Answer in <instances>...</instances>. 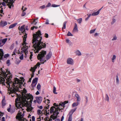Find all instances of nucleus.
<instances>
[{
    "label": "nucleus",
    "mask_w": 121,
    "mask_h": 121,
    "mask_svg": "<svg viewBox=\"0 0 121 121\" xmlns=\"http://www.w3.org/2000/svg\"><path fill=\"white\" fill-rule=\"evenodd\" d=\"M20 84L16 85L15 86V88H13L12 90L13 93L16 94L17 95V98L15 99V106L17 108H22V110L24 109L22 107H26L27 111L28 112H30L33 109L32 107L31 106V103L33 100V96L30 94H27L24 95L22 94V96L21 95H18L17 94L16 92H20L19 90V88H21V85Z\"/></svg>",
    "instance_id": "nucleus-1"
},
{
    "label": "nucleus",
    "mask_w": 121,
    "mask_h": 121,
    "mask_svg": "<svg viewBox=\"0 0 121 121\" xmlns=\"http://www.w3.org/2000/svg\"><path fill=\"white\" fill-rule=\"evenodd\" d=\"M36 34L33 35V39L32 43L33 44V47L35 49L34 52L35 53H38L39 51L43 48L46 47V45L41 42L42 39L40 31L39 30L36 32Z\"/></svg>",
    "instance_id": "nucleus-2"
},
{
    "label": "nucleus",
    "mask_w": 121,
    "mask_h": 121,
    "mask_svg": "<svg viewBox=\"0 0 121 121\" xmlns=\"http://www.w3.org/2000/svg\"><path fill=\"white\" fill-rule=\"evenodd\" d=\"M65 104L63 103L62 104L60 103L59 105V107L56 108L55 107H52L50 109V112L51 114L53 113V115H51L50 117V118L52 119L53 120L57 117L58 115L59 114L58 112L60 111V110L63 109L65 107Z\"/></svg>",
    "instance_id": "nucleus-3"
},
{
    "label": "nucleus",
    "mask_w": 121,
    "mask_h": 121,
    "mask_svg": "<svg viewBox=\"0 0 121 121\" xmlns=\"http://www.w3.org/2000/svg\"><path fill=\"white\" fill-rule=\"evenodd\" d=\"M12 77V75H10L8 76H7V78H5V79H6V82L4 83L5 84L4 85H5V83H6V84H7L6 87L8 88V90L10 91V92H9V94H10L13 93V91H12V90L13 88H15V87L14 85L13 84V81H11V80Z\"/></svg>",
    "instance_id": "nucleus-4"
},
{
    "label": "nucleus",
    "mask_w": 121,
    "mask_h": 121,
    "mask_svg": "<svg viewBox=\"0 0 121 121\" xmlns=\"http://www.w3.org/2000/svg\"><path fill=\"white\" fill-rule=\"evenodd\" d=\"M1 74L0 75V84H2L3 85H5V84L4 83L5 82V78H7V76H8L9 73L10 74V72L9 71L7 70V72H8L7 74L3 70L2 68L0 69Z\"/></svg>",
    "instance_id": "nucleus-5"
},
{
    "label": "nucleus",
    "mask_w": 121,
    "mask_h": 121,
    "mask_svg": "<svg viewBox=\"0 0 121 121\" xmlns=\"http://www.w3.org/2000/svg\"><path fill=\"white\" fill-rule=\"evenodd\" d=\"M24 33L25 34L24 35V37L23 38V43L22 44V45L23 46V47H22V50L23 49L22 51L24 52L25 53V54L26 55V54L27 53V50L28 49L29 47L26 45V44H27L26 42V39L27 38V34H26L25 32H24Z\"/></svg>",
    "instance_id": "nucleus-6"
},
{
    "label": "nucleus",
    "mask_w": 121,
    "mask_h": 121,
    "mask_svg": "<svg viewBox=\"0 0 121 121\" xmlns=\"http://www.w3.org/2000/svg\"><path fill=\"white\" fill-rule=\"evenodd\" d=\"M46 52L44 50H42V51L38 54L37 57L38 60H40V63L41 64H43L45 62H46V60H43L42 59L43 58L46 54Z\"/></svg>",
    "instance_id": "nucleus-7"
},
{
    "label": "nucleus",
    "mask_w": 121,
    "mask_h": 121,
    "mask_svg": "<svg viewBox=\"0 0 121 121\" xmlns=\"http://www.w3.org/2000/svg\"><path fill=\"white\" fill-rule=\"evenodd\" d=\"M13 84L15 86V87L16 86V85H19L20 84L21 85H22L23 83L22 82V81L21 80H19V79H17V78H14L13 82Z\"/></svg>",
    "instance_id": "nucleus-8"
},
{
    "label": "nucleus",
    "mask_w": 121,
    "mask_h": 121,
    "mask_svg": "<svg viewBox=\"0 0 121 121\" xmlns=\"http://www.w3.org/2000/svg\"><path fill=\"white\" fill-rule=\"evenodd\" d=\"M15 0H9L10 2H9L8 3H7V5H8L9 8H11V6H13V3L14 2V1ZM9 0H8V1Z\"/></svg>",
    "instance_id": "nucleus-9"
},
{
    "label": "nucleus",
    "mask_w": 121,
    "mask_h": 121,
    "mask_svg": "<svg viewBox=\"0 0 121 121\" xmlns=\"http://www.w3.org/2000/svg\"><path fill=\"white\" fill-rule=\"evenodd\" d=\"M67 62L68 64L73 65V61L72 59L69 58L67 59Z\"/></svg>",
    "instance_id": "nucleus-10"
},
{
    "label": "nucleus",
    "mask_w": 121,
    "mask_h": 121,
    "mask_svg": "<svg viewBox=\"0 0 121 121\" xmlns=\"http://www.w3.org/2000/svg\"><path fill=\"white\" fill-rule=\"evenodd\" d=\"M52 56V53L51 52H50L46 56V58L47 60H48Z\"/></svg>",
    "instance_id": "nucleus-11"
},
{
    "label": "nucleus",
    "mask_w": 121,
    "mask_h": 121,
    "mask_svg": "<svg viewBox=\"0 0 121 121\" xmlns=\"http://www.w3.org/2000/svg\"><path fill=\"white\" fill-rule=\"evenodd\" d=\"M7 40V38H5L4 39L1 40L0 41V44L2 45H4L6 42Z\"/></svg>",
    "instance_id": "nucleus-12"
},
{
    "label": "nucleus",
    "mask_w": 121,
    "mask_h": 121,
    "mask_svg": "<svg viewBox=\"0 0 121 121\" xmlns=\"http://www.w3.org/2000/svg\"><path fill=\"white\" fill-rule=\"evenodd\" d=\"M78 31V29L76 23H75V26L73 30V32H77Z\"/></svg>",
    "instance_id": "nucleus-13"
},
{
    "label": "nucleus",
    "mask_w": 121,
    "mask_h": 121,
    "mask_svg": "<svg viewBox=\"0 0 121 121\" xmlns=\"http://www.w3.org/2000/svg\"><path fill=\"white\" fill-rule=\"evenodd\" d=\"M36 98L37 100V103L39 104L42 101V97H36Z\"/></svg>",
    "instance_id": "nucleus-14"
},
{
    "label": "nucleus",
    "mask_w": 121,
    "mask_h": 121,
    "mask_svg": "<svg viewBox=\"0 0 121 121\" xmlns=\"http://www.w3.org/2000/svg\"><path fill=\"white\" fill-rule=\"evenodd\" d=\"M103 8L102 7L101 9L95 12H94L91 15L92 16H95L98 15L99 14V11L101 9Z\"/></svg>",
    "instance_id": "nucleus-15"
},
{
    "label": "nucleus",
    "mask_w": 121,
    "mask_h": 121,
    "mask_svg": "<svg viewBox=\"0 0 121 121\" xmlns=\"http://www.w3.org/2000/svg\"><path fill=\"white\" fill-rule=\"evenodd\" d=\"M7 24V22L5 21H2L0 23V26L2 27H4Z\"/></svg>",
    "instance_id": "nucleus-16"
},
{
    "label": "nucleus",
    "mask_w": 121,
    "mask_h": 121,
    "mask_svg": "<svg viewBox=\"0 0 121 121\" xmlns=\"http://www.w3.org/2000/svg\"><path fill=\"white\" fill-rule=\"evenodd\" d=\"M38 80V78H35L32 81V83L33 84H34L36 82V83L35 84V85H34V86H33V87H35V86L36 85V84Z\"/></svg>",
    "instance_id": "nucleus-17"
},
{
    "label": "nucleus",
    "mask_w": 121,
    "mask_h": 121,
    "mask_svg": "<svg viewBox=\"0 0 121 121\" xmlns=\"http://www.w3.org/2000/svg\"><path fill=\"white\" fill-rule=\"evenodd\" d=\"M77 108H75L74 109L72 110L69 113V114L70 115L69 116H71L72 117V115L73 112H74L76 110Z\"/></svg>",
    "instance_id": "nucleus-18"
},
{
    "label": "nucleus",
    "mask_w": 121,
    "mask_h": 121,
    "mask_svg": "<svg viewBox=\"0 0 121 121\" xmlns=\"http://www.w3.org/2000/svg\"><path fill=\"white\" fill-rule=\"evenodd\" d=\"M30 70L31 71H32V74H31V78H32V77H34V72L35 71V69H33V68H32V67H31V69Z\"/></svg>",
    "instance_id": "nucleus-19"
},
{
    "label": "nucleus",
    "mask_w": 121,
    "mask_h": 121,
    "mask_svg": "<svg viewBox=\"0 0 121 121\" xmlns=\"http://www.w3.org/2000/svg\"><path fill=\"white\" fill-rule=\"evenodd\" d=\"M75 96L76 98L77 102H79L80 101V97L79 95L78 94H75Z\"/></svg>",
    "instance_id": "nucleus-20"
},
{
    "label": "nucleus",
    "mask_w": 121,
    "mask_h": 121,
    "mask_svg": "<svg viewBox=\"0 0 121 121\" xmlns=\"http://www.w3.org/2000/svg\"><path fill=\"white\" fill-rule=\"evenodd\" d=\"M24 26H22L20 29V30L22 32V33H23V34H24V32L25 31V28L24 27Z\"/></svg>",
    "instance_id": "nucleus-21"
},
{
    "label": "nucleus",
    "mask_w": 121,
    "mask_h": 121,
    "mask_svg": "<svg viewBox=\"0 0 121 121\" xmlns=\"http://www.w3.org/2000/svg\"><path fill=\"white\" fill-rule=\"evenodd\" d=\"M116 56L115 55H112V57L111 58V61L112 62L114 63L115 60L116 59Z\"/></svg>",
    "instance_id": "nucleus-22"
},
{
    "label": "nucleus",
    "mask_w": 121,
    "mask_h": 121,
    "mask_svg": "<svg viewBox=\"0 0 121 121\" xmlns=\"http://www.w3.org/2000/svg\"><path fill=\"white\" fill-rule=\"evenodd\" d=\"M75 53L78 56H81V54L80 52L78 50H77L75 52Z\"/></svg>",
    "instance_id": "nucleus-23"
},
{
    "label": "nucleus",
    "mask_w": 121,
    "mask_h": 121,
    "mask_svg": "<svg viewBox=\"0 0 121 121\" xmlns=\"http://www.w3.org/2000/svg\"><path fill=\"white\" fill-rule=\"evenodd\" d=\"M79 104V102H75L73 103L72 105V107H74L77 106Z\"/></svg>",
    "instance_id": "nucleus-24"
},
{
    "label": "nucleus",
    "mask_w": 121,
    "mask_h": 121,
    "mask_svg": "<svg viewBox=\"0 0 121 121\" xmlns=\"http://www.w3.org/2000/svg\"><path fill=\"white\" fill-rule=\"evenodd\" d=\"M17 24V23H15L14 24L11 25L9 26V29L15 27Z\"/></svg>",
    "instance_id": "nucleus-25"
},
{
    "label": "nucleus",
    "mask_w": 121,
    "mask_h": 121,
    "mask_svg": "<svg viewBox=\"0 0 121 121\" xmlns=\"http://www.w3.org/2000/svg\"><path fill=\"white\" fill-rule=\"evenodd\" d=\"M105 100L107 102H108L109 101V97L107 94H106L105 95Z\"/></svg>",
    "instance_id": "nucleus-26"
},
{
    "label": "nucleus",
    "mask_w": 121,
    "mask_h": 121,
    "mask_svg": "<svg viewBox=\"0 0 121 121\" xmlns=\"http://www.w3.org/2000/svg\"><path fill=\"white\" fill-rule=\"evenodd\" d=\"M56 88L55 86H54L53 87V92L54 94H57V92H56Z\"/></svg>",
    "instance_id": "nucleus-27"
},
{
    "label": "nucleus",
    "mask_w": 121,
    "mask_h": 121,
    "mask_svg": "<svg viewBox=\"0 0 121 121\" xmlns=\"http://www.w3.org/2000/svg\"><path fill=\"white\" fill-rule=\"evenodd\" d=\"M6 104H5V101L4 99H3L2 101V106H4Z\"/></svg>",
    "instance_id": "nucleus-28"
},
{
    "label": "nucleus",
    "mask_w": 121,
    "mask_h": 121,
    "mask_svg": "<svg viewBox=\"0 0 121 121\" xmlns=\"http://www.w3.org/2000/svg\"><path fill=\"white\" fill-rule=\"evenodd\" d=\"M116 20L115 19H113L112 20V21L111 22V24L112 25L114 23L116 22Z\"/></svg>",
    "instance_id": "nucleus-29"
},
{
    "label": "nucleus",
    "mask_w": 121,
    "mask_h": 121,
    "mask_svg": "<svg viewBox=\"0 0 121 121\" xmlns=\"http://www.w3.org/2000/svg\"><path fill=\"white\" fill-rule=\"evenodd\" d=\"M113 38L112 39V40L113 41L114 40H116L117 39V37L116 35H115L113 36Z\"/></svg>",
    "instance_id": "nucleus-30"
},
{
    "label": "nucleus",
    "mask_w": 121,
    "mask_h": 121,
    "mask_svg": "<svg viewBox=\"0 0 121 121\" xmlns=\"http://www.w3.org/2000/svg\"><path fill=\"white\" fill-rule=\"evenodd\" d=\"M20 111H19V113H18L17 114V116L16 117H22V113L21 112H20Z\"/></svg>",
    "instance_id": "nucleus-31"
},
{
    "label": "nucleus",
    "mask_w": 121,
    "mask_h": 121,
    "mask_svg": "<svg viewBox=\"0 0 121 121\" xmlns=\"http://www.w3.org/2000/svg\"><path fill=\"white\" fill-rule=\"evenodd\" d=\"M67 22L66 21L65 22L63 23V27H62V29H65L66 28V25Z\"/></svg>",
    "instance_id": "nucleus-32"
},
{
    "label": "nucleus",
    "mask_w": 121,
    "mask_h": 121,
    "mask_svg": "<svg viewBox=\"0 0 121 121\" xmlns=\"http://www.w3.org/2000/svg\"><path fill=\"white\" fill-rule=\"evenodd\" d=\"M41 87V85L39 83H38L37 87V89L39 90L40 89Z\"/></svg>",
    "instance_id": "nucleus-33"
},
{
    "label": "nucleus",
    "mask_w": 121,
    "mask_h": 121,
    "mask_svg": "<svg viewBox=\"0 0 121 121\" xmlns=\"http://www.w3.org/2000/svg\"><path fill=\"white\" fill-rule=\"evenodd\" d=\"M22 117H16V119H18L20 121H22L23 119H22Z\"/></svg>",
    "instance_id": "nucleus-34"
},
{
    "label": "nucleus",
    "mask_w": 121,
    "mask_h": 121,
    "mask_svg": "<svg viewBox=\"0 0 121 121\" xmlns=\"http://www.w3.org/2000/svg\"><path fill=\"white\" fill-rule=\"evenodd\" d=\"M116 83L117 84H118L119 83V80L118 76H116Z\"/></svg>",
    "instance_id": "nucleus-35"
},
{
    "label": "nucleus",
    "mask_w": 121,
    "mask_h": 121,
    "mask_svg": "<svg viewBox=\"0 0 121 121\" xmlns=\"http://www.w3.org/2000/svg\"><path fill=\"white\" fill-rule=\"evenodd\" d=\"M78 23L80 24L81 23L82 21V18H80L77 20Z\"/></svg>",
    "instance_id": "nucleus-36"
},
{
    "label": "nucleus",
    "mask_w": 121,
    "mask_h": 121,
    "mask_svg": "<svg viewBox=\"0 0 121 121\" xmlns=\"http://www.w3.org/2000/svg\"><path fill=\"white\" fill-rule=\"evenodd\" d=\"M67 35L68 36H72L73 35L69 31L68 34H67Z\"/></svg>",
    "instance_id": "nucleus-37"
},
{
    "label": "nucleus",
    "mask_w": 121,
    "mask_h": 121,
    "mask_svg": "<svg viewBox=\"0 0 121 121\" xmlns=\"http://www.w3.org/2000/svg\"><path fill=\"white\" fill-rule=\"evenodd\" d=\"M85 102L86 104H87L88 103V98L87 97V96H85Z\"/></svg>",
    "instance_id": "nucleus-38"
},
{
    "label": "nucleus",
    "mask_w": 121,
    "mask_h": 121,
    "mask_svg": "<svg viewBox=\"0 0 121 121\" xmlns=\"http://www.w3.org/2000/svg\"><path fill=\"white\" fill-rule=\"evenodd\" d=\"M96 30L95 29L94 30H91L90 31V34H92V33H94V32Z\"/></svg>",
    "instance_id": "nucleus-39"
},
{
    "label": "nucleus",
    "mask_w": 121,
    "mask_h": 121,
    "mask_svg": "<svg viewBox=\"0 0 121 121\" xmlns=\"http://www.w3.org/2000/svg\"><path fill=\"white\" fill-rule=\"evenodd\" d=\"M60 6V5H57L55 4H52V6L53 7H56Z\"/></svg>",
    "instance_id": "nucleus-40"
},
{
    "label": "nucleus",
    "mask_w": 121,
    "mask_h": 121,
    "mask_svg": "<svg viewBox=\"0 0 121 121\" xmlns=\"http://www.w3.org/2000/svg\"><path fill=\"white\" fill-rule=\"evenodd\" d=\"M72 117L71 116H69L68 121H72Z\"/></svg>",
    "instance_id": "nucleus-41"
},
{
    "label": "nucleus",
    "mask_w": 121,
    "mask_h": 121,
    "mask_svg": "<svg viewBox=\"0 0 121 121\" xmlns=\"http://www.w3.org/2000/svg\"><path fill=\"white\" fill-rule=\"evenodd\" d=\"M6 63L8 64V65L9 66V65L10 64V60H7V61Z\"/></svg>",
    "instance_id": "nucleus-42"
},
{
    "label": "nucleus",
    "mask_w": 121,
    "mask_h": 121,
    "mask_svg": "<svg viewBox=\"0 0 121 121\" xmlns=\"http://www.w3.org/2000/svg\"><path fill=\"white\" fill-rule=\"evenodd\" d=\"M36 19H35L31 23V24H35V25L37 23V22H35V20Z\"/></svg>",
    "instance_id": "nucleus-43"
},
{
    "label": "nucleus",
    "mask_w": 121,
    "mask_h": 121,
    "mask_svg": "<svg viewBox=\"0 0 121 121\" xmlns=\"http://www.w3.org/2000/svg\"><path fill=\"white\" fill-rule=\"evenodd\" d=\"M41 111L40 110H38L37 111L39 115L41 114Z\"/></svg>",
    "instance_id": "nucleus-44"
},
{
    "label": "nucleus",
    "mask_w": 121,
    "mask_h": 121,
    "mask_svg": "<svg viewBox=\"0 0 121 121\" xmlns=\"http://www.w3.org/2000/svg\"><path fill=\"white\" fill-rule=\"evenodd\" d=\"M19 58L21 60H22L23 59V55H22L19 57Z\"/></svg>",
    "instance_id": "nucleus-45"
},
{
    "label": "nucleus",
    "mask_w": 121,
    "mask_h": 121,
    "mask_svg": "<svg viewBox=\"0 0 121 121\" xmlns=\"http://www.w3.org/2000/svg\"><path fill=\"white\" fill-rule=\"evenodd\" d=\"M91 14H89V15H88V17H87V18H86L85 19V20H86V21H87V20L88 19H89V17H90V16H91Z\"/></svg>",
    "instance_id": "nucleus-46"
},
{
    "label": "nucleus",
    "mask_w": 121,
    "mask_h": 121,
    "mask_svg": "<svg viewBox=\"0 0 121 121\" xmlns=\"http://www.w3.org/2000/svg\"><path fill=\"white\" fill-rule=\"evenodd\" d=\"M26 14V13L24 12V11H23L22 12V16H24Z\"/></svg>",
    "instance_id": "nucleus-47"
},
{
    "label": "nucleus",
    "mask_w": 121,
    "mask_h": 121,
    "mask_svg": "<svg viewBox=\"0 0 121 121\" xmlns=\"http://www.w3.org/2000/svg\"><path fill=\"white\" fill-rule=\"evenodd\" d=\"M16 49H15L14 51L13 52V54L12 55H15V53L16 52Z\"/></svg>",
    "instance_id": "nucleus-48"
},
{
    "label": "nucleus",
    "mask_w": 121,
    "mask_h": 121,
    "mask_svg": "<svg viewBox=\"0 0 121 121\" xmlns=\"http://www.w3.org/2000/svg\"><path fill=\"white\" fill-rule=\"evenodd\" d=\"M48 108H49V106H48V107H46V109H45V110H46V113H47L48 114H49V112H47V109H48ZM49 111V110H48V111Z\"/></svg>",
    "instance_id": "nucleus-49"
},
{
    "label": "nucleus",
    "mask_w": 121,
    "mask_h": 121,
    "mask_svg": "<svg viewBox=\"0 0 121 121\" xmlns=\"http://www.w3.org/2000/svg\"><path fill=\"white\" fill-rule=\"evenodd\" d=\"M45 6L44 5H43L40 7L39 8L41 9H43L44 8H45Z\"/></svg>",
    "instance_id": "nucleus-50"
},
{
    "label": "nucleus",
    "mask_w": 121,
    "mask_h": 121,
    "mask_svg": "<svg viewBox=\"0 0 121 121\" xmlns=\"http://www.w3.org/2000/svg\"><path fill=\"white\" fill-rule=\"evenodd\" d=\"M66 42L67 43H70V41L68 39H67L66 40Z\"/></svg>",
    "instance_id": "nucleus-51"
},
{
    "label": "nucleus",
    "mask_w": 121,
    "mask_h": 121,
    "mask_svg": "<svg viewBox=\"0 0 121 121\" xmlns=\"http://www.w3.org/2000/svg\"><path fill=\"white\" fill-rule=\"evenodd\" d=\"M2 4V5L4 6H5L6 5V4L4 2H3L2 3H0V4Z\"/></svg>",
    "instance_id": "nucleus-52"
},
{
    "label": "nucleus",
    "mask_w": 121,
    "mask_h": 121,
    "mask_svg": "<svg viewBox=\"0 0 121 121\" xmlns=\"http://www.w3.org/2000/svg\"><path fill=\"white\" fill-rule=\"evenodd\" d=\"M49 21L48 19H47L46 21L45 24H49L48 23Z\"/></svg>",
    "instance_id": "nucleus-53"
},
{
    "label": "nucleus",
    "mask_w": 121,
    "mask_h": 121,
    "mask_svg": "<svg viewBox=\"0 0 121 121\" xmlns=\"http://www.w3.org/2000/svg\"><path fill=\"white\" fill-rule=\"evenodd\" d=\"M51 5V4L50 3H48V5L46 6V7H50Z\"/></svg>",
    "instance_id": "nucleus-54"
},
{
    "label": "nucleus",
    "mask_w": 121,
    "mask_h": 121,
    "mask_svg": "<svg viewBox=\"0 0 121 121\" xmlns=\"http://www.w3.org/2000/svg\"><path fill=\"white\" fill-rule=\"evenodd\" d=\"M45 36L46 38H48V35L47 33H45Z\"/></svg>",
    "instance_id": "nucleus-55"
},
{
    "label": "nucleus",
    "mask_w": 121,
    "mask_h": 121,
    "mask_svg": "<svg viewBox=\"0 0 121 121\" xmlns=\"http://www.w3.org/2000/svg\"><path fill=\"white\" fill-rule=\"evenodd\" d=\"M32 121H35V118L34 116H33L32 117Z\"/></svg>",
    "instance_id": "nucleus-56"
},
{
    "label": "nucleus",
    "mask_w": 121,
    "mask_h": 121,
    "mask_svg": "<svg viewBox=\"0 0 121 121\" xmlns=\"http://www.w3.org/2000/svg\"><path fill=\"white\" fill-rule=\"evenodd\" d=\"M53 105L54 106L57 107H59V105L56 104V103H54L53 104Z\"/></svg>",
    "instance_id": "nucleus-57"
},
{
    "label": "nucleus",
    "mask_w": 121,
    "mask_h": 121,
    "mask_svg": "<svg viewBox=\"0 0 121 121\" xmlns=\"http://www.w3.org/2000/svg\"><path fill=\"white\" fill-rule=\"evenodd\" d=\"M23 8L24 7H22V9L23 10V11H25L27 9V8H25L23 10Z\"/></svg>",
    "instance_id": "nucleus-58"
},
{
    "label": "nucleus",
    "mask_w": 121,
    "mask_h": 121,
    "mask_svg": "<svg viewBox=\"0 0 121 121\" xmlns=\"http://www.w3.org/2000/svg\"><path fill=\"white\" fill-rule=\"evenodd\" d=\"M37 66H36L35 65L34 67H32V68H33V69L34 70L35 69H35L37 68Z\"/></svg>",
    "instance_id": "nucleus-59"
},
{
    "label": "nucleus",
    "mask_w": 121,
    "mask_h": 121,
    "mask_svg": "<svg viewBox=\"0 0 121 121\" xmlns=\"http://www.w3.org/2000/svg\"><path fill=\"white\" fill-rule=\"evenodd\" d=\"M40 64L39 62H38L35 65L37 67L38 66H39Z\"/></svg>",
    "instance_id": "nucleus-60"
},
{
    "label": "nucleus",
    "mask_w": 121,
    "mask_h": 121,
    "mask_svg": "<svg viewBox=\"0 0 121 121\" xmlns=\"http://www.w3.org/2000/svg\"><path fill=\"white\" fill-rule=\"evenodd\" d=\"M1 121H5V118L4 117H3L2 118Z\"/></svg>",
    "instance_id": "nucleus-61"
},
{
    "label": "nucleus",
    "mask_w": 121,
    "mask_h": 121,
    "mask_svg": "<svg viewBox=\"0 0 121 121\" xmlns=\"http://www.w3.org/2000/svg\"><path fill=\"white\" fill-rule=\"evenodd\" d=\"M9 56V55L8 54L5 55L4 56V58H5L7 57H8Z\"/></svg>",
    "instance_id": "nucleus-62"
},
{
    "label": "nucleus",
    "mask_w": 121,
    "mask_h": 121,
    "mask_svg": "<svg viewBox=\"0 0 121 121\" xmlns=\"http://www.w3.org/2000/svg\"><path fill=\"white\" fill-rule=\"evenodd\" d=\"M64 118V117L63 116H62L61 117V121H62Z\"/></svg>",
    "instance_id": "nucleus-63"
},
{
    "label": "nucleus",
    "mask_w": 121,
    "mask_h": 121,
    "mask_svg": "<svg viewBox=\"0 0 121 121\" xmlns=\"http://www.w3.org/2000/svg\"><path fill=\"white\" fill-rule=\"evenodd\" d=\"M55 121H60V120L59 119H55Z\"/></svg>",
    "instance_id": "nucleus-64"
}]
</instances>
